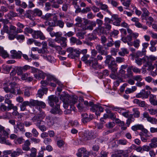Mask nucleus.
Returning <instances> with one entry per match:
<instances>
[{"label": "nucleus", "instance_id": "f257e3e1", "mask_svg": "<svg viewBox=\"0 0 157 157\" xmlns=\"http://www.w3.org/2000/svg\"><path fill=\"white\" fill-rule=\"evenodd\" d=\"M60 98L63 101V107L65 109L67 108L69 105L71 106V108L75 112L76 108L73 106V105L77 101L78 97L77 96L71 97L68 94H66L63 96L61 95Z\"/></svg>", "mask_w": 157, "mask_h": 157}, {"label": "nucleus", "instance_id": "f03ea898", "mask_svg": "<svg viewBox=\"0 0 157 157\" xmlns=\"http://www.w3.org/2000/svg\"><path fill=\"white\" fill-rule=\"evenodd\" d=\"M81 60L86 64L90 66L92 63H94V57H90L88 54L84 55L81 58Z\"/></svg>", "mask_w": 157, "mask_h": 157}, {"label": "nucleus", "instance_id": "7ed1b4c3", "mask_svg": "<svg viewBox=\"0 0 157 157\" xmlns=\"http://www.w3.org/2000/svg\"><path fill=\"white\" fill-rule=\"evenodd\" d=\"M48 103L50 106L52 107H53L55 104L56 105L58 104L59 102V99L57 97L52 95L48 97Z\"/></svg>", "mask_w": 157, "mask_h": 157}, {"label": "nucleus", "instance_id": "20e7f679", "mask_svg": "<svg viewBox=\"0 0 157 157\" xmlns=\"http://www.w3.org/2000/svg\"><path fill=\"white\" fill-rule=\"evenodd\" d=\"M32 36L33 38L35 39L39 38L40 40H44L46 38L43 33L40 31L33 30Z\"/></svg>", "mask_w": 157, "mask_h": 157}, {"label": "nucleus", "instance_id": "39448f33", "mask_svg": "<svg viewBox=\"0 0 157 157\" xmlns=\"http://www.w3.org/2000/svg\"><path fill=\"white\" fill-rule=\"evenodd\" d=\"M143 117L144 118H146L147 121L153 124H156L157 123V119L151 117L148 113L144 112L143 113Z\"/></svg>", "mask_w": 157, "mask_h": 157}, {"label": "nucleus", "instance_id": "423d86ee", "mask_svg": "<svg viewBox=\"0 0 157 157\" xmlns=\"http://www.w3.org/2000/svg\"><path fill=\"white\" fill-rule=\"evenodd\" d=\"M151 92L150 91H145L142 90L140 93L137 94L136 95L137 98H148Z\"/></svg>", "mask_w": 157, "mask_h": 157}, {"label": "nucleus", "instance_id": "0eeeda50", "mask_svg": "<svg viewBox=\"0 0 157 157\" xmlns=\"http://www.w3.org/2000/svg\"><path fill=\"white\" fill-rule=\"evenodd\" d=\"M131 21L135 22L134 25L138 28H142L144 30H146L147 29V27L145 25H143L139 22V20L138 18L133 17L132 18Z\"/></svg>", "mask_w": 157, "mask_h": 157}, {"label": "nucleus", "instance_id": "6e6552de", "mask_svg": "<svg viewBox=\"0 0 157 157\" xmlns=\"http://www.w3.org/2000/svg\"><path fill=\"white\" fill-rule=\"evenodd\" d=\"M33 106H39L42 108H44L46 104L42 101H39L37 100H34L32 99Z\"/></svg>", "mask_w": 157, "mask_h": 157}, {"label": "nucleus", "instance_id": "1a4fd4ad", "mask_svg": "<svg viewBox=\"0 0 157 157\" xmlns=\"http://www.w3.org/2000/svg\"><path fill=\"white\" fill-rule=\"evenodd\" d=\"M67 39L66 38L61 37L60 38H57L55 39V41L58 43H60L62 47L65 48L67 46Z\"/></svg>", "mask_w": 157, "mask_h": 157}, {"label": "nucleus", "instance_id": "9d476101", "mask_svg": "<svg viewBox=\"0 0 157 157\" xmlns=\"http://www.w3.org/2000/svg\"><path fill=\"white\" fill-rule=\"evenodd\" d=\"M27 106H29L30 107L33 106L32 99H30L29 101H24L20 106L21 110L23 111L25 110Z\"/></svg>", "mask_w": 157, "mask_h": 157}, {"label": "nucleus", "instance_id": "9b49d317", "mask_svg": "<svg viewBox=\"0 0 157 157\" xmlns=\"http://www.w3.org/2000/svg\"><path fill=\"white\" fill-rule=\"evenodd\" d=\"M11 56L13 59H20L21 57L22 53L20 51L17 52L15 50H12L10 51Z\"/></svg>", "mask_w": 157, "mask_h": 157}, {"label": "nucleus", "instance_id": "f8f14e48", "mask_svg": "<svg viewBox=\"0 0 157 157\" xmlns=\"http://www.w3.org/2000/svg\"><path fill=\"white\" fill-rule=\"evenodd\" d=\"M148 58V57L147 56L144 57L142 59L136 58L135 59V62L138 65L140 66L142 64V63L145 64L146 62H147Z\"/></svg>", "mask_w": 157, "mask_h": 157}, {"label": "nucleus", "instance_id": "ddd939ff", "mask_svg": "<svg viewBox=\"0 0 157 157\" xmlns=\"http://www.w3.org/2000/svg\"><path fill=\"white\" fill-rule=\"evenodd\" d=\"M5 103L8 105V108L9 109H13L14 110H17V107L16 106H14L12 103V101L10 99H5Z\"/></svg>", "mask_w": 157, "mask_h": 157}, {"label": "nucleus", "instance_id": "4468645a", "mask_svg": "<svg viewBox=\"0 0 157 157\" xmlns=\"http://www.w3.org/2000/svg\"><path fill=\"white\" fill-rule=\"evenodd\" d=\"M50 112L52 114H58L59 115L61 114L62 113V111L59 108V104H56V105L55 108L52 109Z\"/></svg>", "mask_w": 157, "mask_h": 157}, {"label": "nucleus", "instance_id": "2eb2a0df", "mask_svg": "<svg viewBox=\"0 0 157 157\" xmlns=\"http://www.w3.org/2000/svg\"><path fill=\"white\" fill-rule=\"evenodd\" d=\"M31 143L29 140H27L25 141L24 144L22 145V150L25 151H28L30 150L29 146Z\"/></svg>", "mask_w": 157, "mask_h": 157}, {"label": "nucleus", "instance_id": "dca6fc26", "mask_svg": "<svg viewBox=\"0 0 157 157\" xmlns=\"http://www.w3.org/2000/svg\"><path fill=\"white\" fill-rule=\"evenodd\" d=\"M23 152L22 149L19 148L17 149L16 151L11 152V156L12 157H16L20 155H22Z\"/></svg>", "mask_w": 157, "mask_h": 157}, {"label": "nucleus", "instance_id": "f3484780", "mask_svg": "<svg viewBox=\"0 0 157 157\" xmlns=\"http://www.w3.org/2000/svg\"><path fill=\"white\" fill-rule=\"evenodd\" d=\"M46 75L42 71L38 70V73L34 75L35 77L37 79L40 80L41 78L44 79Z\"/></svg>", "mask_w": 157, "mask_h": 157}, {"label": "nucleus", "instance_id": "a211bd4d", "mask_svg": "<svg viewBox=\"0 0 157 157\" xmlns=\"http://www.w3.org/2000/svg\"><path fill=\"white\" fill-rule=\"evenodd\" d=\"M96 48L98 52L101 55H107V52L103 49V47L102 45L100 44H98L96 46Z\"/></svg>", "mask_w": 157, "mask_h": 157}, {"label": "nucleus", "instance_id": "6ab92c4d", "mask_svg": "<svg viewBox=\"0 0 157 157\" xmlns=\"http://www.w3.org/2000/svg\"><path fill=\"white\" fill-rule=\"evenodd\" d=\"M98 6L100 7L101 10L106 11L110 15L111 14V13L108 10V6L107 5L103 4L101 2H100L98 4Z\"/></svg>", "mask_w": 157, "mask_h": 157}, {"label": "nucleus", "instance_id": "aec40b11", "mask_svg": "<svg viewBox=\"0 0 157 157\" xmlns=\"http://www.w3.org/2000/svg\"><path fill=\"white\" fill-rule=\"evenodd\" d=\"M102 55H98L97 56L96 58H94V59L95 60L94 63V62L92 64V67L94 68H96L97 67V66L98 64V60H101L103 59V57L101 56Z\"/></svg>", "mask_w": 157, "mask_h": 157}, {"label": "nucleus", "instance_id": "412c9836", "mask_svg": "<svg viewBox=\"0 0 157 157\" xmlns=\"http://www.w3.org/2000/svg\"><path fill=\"white\" fill-rule=\"evenodd\" d=\"M42 89H40L38 91L37 94V97L41 98L44 94H46L47 93L48 89L47 88H42Z\"/></svg>", "mask_w": 157, "mask_h": 157}, {"label": "nucleus", "instance_id": "4be33fe9", "mask_svg": "<svg viewBox=\"0 0 157 157\" xmlns=\"http://www.w3.org/2000/svg\"><path fill=\"white\" fill-rule=\"evenodd\" d=\"M16 25L18 28L17 29L16 32L17 33H22L23 32L22 29L24 28V25L20 22H17L16 24Z\"/></svg>", "mask_w": 157, "mask_h": 157}, {"label": "nucleus", "instance_id": "5701e85b", "mask_svg": "<svg viewBox=\"0 0 157 157\" xmlns=\"http://www.w3.org/2000/svg\"><path fill=\"white\" fill-rule=\"evenodd\" d=\"M46 120L47 122L48 126L51 127L54 124V121L55 119L52 117L50 116H48L46 117Z\"/></svg>", "mask_w": 157, "mask_h": 157}, {"label": "nucleus", "instance_id": "b1692460", "mask_svg": "<svg viewBox=\"0 0 157 157\" xmlns=\"http://www.w3.org/2000/svg\"><path fill=\"white\" fill-rule=\"evenodd\" d=\"M156 96L151 94L150 95L149 101L151 104L153 105H157V100H156Z\"/></svg>", "mask_w": 157, "mask_h": 157}, {"label": "nucleus", "instance_id": "393cba45", "mask_svg": "<svg viewBox=\"0 0 157 157\" xmlns=\"http://www.w3.org/2000/svg\"><path fill=\"white\" fill-rule=\"evenodd\" d=\"M9 133L4 129V128L2 127H0V137L3 136L6 138H8Z\"/></svg>", "mask_w": 157, "mask_h": 157}, {"label": "nucleus", "instance_id": "a878e982", "mask_svg": "<svg viewBox=\"0 0 157 157\" xmlns=\"http://www.w3.org/2000/svg\"><path fill=\"white\" fill-rule=\"evenodd\" d=\"M144 65L145 67H147V70L149 71L153 70L154 68V66L152 65L151 61H149V58L148 59L147 62H146Z\"/></svg>", "mask_w": 157, "mask_h": 157}, {"label": "nucleus", "instance_id": "bb28decb", "mask_svg": "<svg viewBox=\"0 0 157 157\" xmlns=\"http://www.w3.org/2000/svg\"><path fill=\"white\" fill-rule=\"evenodd\" d=\"M133 102L134 103L137 104L140 107H144L145 106V103L144 101H140L137 99H134Z\"/></svg>", "mask_w": 157, "mask_h": 157}, {"label": "nucleus", "instance_id": "cd10ccee", "mask_svg": "<svg viewBox=\"0 0 157 157\" xmlns=\"http://www.w3.org/2000/svg\"><path fill=\"white\" fill-rule=\"evenodd\" d=\"M142 10L143 11V13L142 15V19L147 20V17L149 15V13L148 10L145 8H143Z\"/></svg>", "mask_w": 157, "mask_h": 157}, {"label": "nucleus", "instance_id": "c85d7f7f", "mask_svg": "<svg viewBox=\"0 0 157 157\" xmlns=\"http://www.w3.org/2000/svg\"><path fill=\"white\" fill-rule=\"evenodd\" d=\"M98 105H93L92 107L90 108V110L93 112H95L96 115L97 116H100V113L98 111Z\"/></svg>", "mask_w": 157, "mask_h": 157}, {"label": "nucleus", "instance_id": "c756f323", "mask_svg": "<svg viewBox=\"0 0 157 157\" xmlns=\"http://www.w3.org/2000/svg\"><path fill=\"white\" fill-rule=\"evenodd\" d=\"M17 128H18L20 131L22 133H24L25 132V129L24 128V125L23 123L18 122L16 125Z\"/></svg>", "mask_w": 157, "mask_h": 157}, {"label": "nucleus", "instance_id": "7c9ffc66", "mask_svg": "<svg viewBox=\"0 0 157 157\" xmlns=\"http://www.w3.org/2000/svg\"><path fill=\"white\" fill-rule=\"evenodd\" d=\"M151 143L150 144V146L151 148H155L157 147V138L153 137L151 140Z\"/></svg>", "mask_w": 157, "mask_h": 157}, {"label": "nucleus", "instance_id": "2f4dec72", "mask_svg": "<svg viewBox=\"0 0 157 157\" xmlns=\"http://www.w3.org/2000/svg\"><path fill=\"white\" fill-rule=\"evenodd\" d=\"M41 56L43 57L44 59L47 60L51 63H54L55 61V59L54 58L51 56H47L44 55Z\"/></svg>", "mask_w": 157, "mask_h": 157}, {"label": "nucleus", "instance_id": "473e14b6", "mask_svg": "<svg viewBox=\"0 0 157 157\" xmlns=\"http://www.w3.org/2000/svg\"><path fill=\"white\" fill-rule=\"evenodd\" d=\"M80 53V52L79 50L77 49H74L72 54L71 55V58L74 59L75 57H78Z\"/></svg>", "mask_w": 157, "mask_h": 157}, {"label": "nucleus", "instance_id": "72a5a7b5", "mask_svg": "<svg viewBox=\"0 0 157 157\" xmlns=\"http://www.w3.org/2000/svg\"><path fill=\"white\" fill-rule=\"evenodd\" d=\"M143 128V125L141 124H137L132 126L131 127L132 129L135 131L138 130H140Z\"/></svg>", "mask_w": 157, "mask_h": 157}, {"label": "nucleus", "instance_id": "f704fd0d", "mask_svg": "<svg viewBox=\"0 0 157 157\" xmlns=\"http://www.w3.org/2000/svg\"><path fill=\"white\" fill-rule=\"evenodd\" d=\"M132 69L131 66L128 67L127 70V74L124 76V78H128L132 76L133 72L132 71Z\"/></svg>", "mask_w": 157, "mask_h": 157}, {"label": "nucleus", "instance_id": "c9c22d12", "mask_svg": "<svg viewBox=\"0 0 157 157\" xmlns=\"http://www.w3.org/2000/svg\"><path fill=\"white\" fill-rule=\"evenodd\" d=\"M4 17L5 18V19L0 20V21H2L4 23H7L9 22V21L8 19H12L9 12L7 14H5L4 15Z\"/></svg>", "mask_w": 157, "mask_h": 157}, {"label": "nucleus", "instance_id": "e433bc0d", "mask_svg": "<svg viewBox=\"0 0 157 157\" xmlns=\"http://www.w3.org/2000/svg\"><path fill=\"white\" fill-rule=\"evenodd\" d=\"M42 14V11L38 9H35L33 11V15L34 16L37 15L38 16H41Z\"/></svg>", "mask_w": 157, "mask_h": 157}, {"label": "nucleus", "instance_id": "4c0bfd02", "mask_svg": "<svg viewBox=\"0 0 157 157\" xmlns=\"http://www.w3.org/2000/svg\"><path fill=\"white\" fill-rule=\"evenodd\" d=\"M137 87L136 86H132V88H127L125 90V93L126 94H130L135 91Z\"/></svg>", "mask_w": 157, "mask_h": 157}, {"label": "nucleus", "instance_id": "58836bf2", "mask_svg": "<svg viewBox=\"0 0 157 157\" xmlns=\"http://www.w3.org/2000/svg\"><path fill=\"white\" fill-rule=\"evenodd\" d=\"M121 51L118 52L119 54L122 56H124L125 54H128V51L127 49L123 48L121 49Z\"/></svg>", "mask_w": 157, "mask_h": 157}, {"label": "nucleus", "instance_id": "ea45409f", "mask_svg": "<svg viewBox=\"0 0 157 157\" xmlns=\"http://www.w3.org/2000/svg\"><path fill=\"white\" fill-rule=\"evenodd\" d=\"M133 115L135 117L138 118L140 116V113L138 108H134L132 109Z\"/></svg>", "mask_w": 157, "mask_h": 157}, {"label": "nucleus", "instance_id": "a19ab883", "mask_svg": "<svg viewBox=\"0 0 157 157\" xmlns=\"http://www.w3.org/2000/svg\"><path fill=\"white\" fill-rule=\"evenodd\" d=\"M48 79L50 81H53L54 82H55L56 83H58V85L60 86L62 85L61 83L60 82H59L56 78H54L52 76H49L48 77Z\"/></svg>", "mask_w": 157, "mask_h": 157}, {"label": "nucleus", "instance_id": "79ce46f5", "mask_svg": "<svg viewBox=\"0 0 157 157\" xmlns=\"http://www.w3.org/2000/svg\"><path fill=\"white\" fill-rule=\"evenodd\" d=\"M140 40L139 39H136L133 41V45L136 48L138 49L140 46Z\"/></svg>", "mask_w": 157, "mask_h": 157}, {"label": "nucleus", "instance_id": "37998d69", "mask_svg": "<svg viewBox=\"0 0 157 157\" xmlns=\"http://www.w3.org/2000/svg\"><path fill=\"white\" fill-rule=\"evenodd\" d=\"M114 41H113L112 38H108V42L106 44V46L108 47H112L114 44Z\"/></svg>", "mask_w": 157, "mask_h": 157}, {"label": "nucleus", "instance_id": "c03bdc74", "mask_svg": "<svg viewBox=\"0 0 157 157\" xmlns=\"http://www.w3.org/2000/svg\"><path fill=\"white\" fill-rule=\"evenodd\" d=\"M33 30L30 27H26L24 29V33L25 34H32Z\"/></svg>", "mask_w": 157, "mask_h": 157}, {"label": "nucleus", "instance_id": "a18cd8bd", "mask_svg": "<svg viewBox=\"0 0 157 157\" xmlns=\"http://www.w3.org/2000/svg\"><path fill=\"white\" fill-rule=\"evenodd\" d=\"M31 153L29 155L31 157H36V150L34 147H32L30 149Z\"/></svg>", "mask_w": 157, "mask_h": 157}, {"label": "nucleus", "instance_id": "49530a36", "mask_svg": "<svg viewBox=\"0 0 157 157\" xmlns=\"http://www.w3.org/2000/svg\"><path fill=\"white\" fill-rule=\"evenodd\" d=\"M109 75V71L107 70H104L102 72L99 73V75L101 76V78H103Z\"/></svg>", "mask_w": 157, "mask_h": 157}, {"label": "nucleus", "instance_id": "de8ad7c7", "mask_svg": "<svg viewBox=\"0 0 157 157\" xmlns=\"http://www.w3.org/2000/svg\"><path fill=\"white\" fill-rule=\"evenodd\" d=\"M3 69L6 73H9L12 67L11 66L6 65H4L2 67Z\"/></svg>", "mask_w": 157, "mask_h": 157}, {"label": "nucleus", "instance_id": "09e8293b", "mask_svg": "<svg viewBox=\"0 0 157 157\" xmlns=\"http://www.w3.org/2000/svg\"><path fill=\"white\" fill-rule=\"evenodd\" d=\"M75 21L78 23H77V25L78 26H80L82 28L83 25L81 24L82 21V18L79 17H78L75 19Z\"/></svg>", "mask_w": 157, "mask_h": 157}, {"label": "nucleus", "instance_id": "8fccbe9b", "mask_svg": "<svg viewBox=\"0 0 157 157\" xmlns=\"http://www.w3.org/2000/svg\"><path fill=\"white\" fill-rule=\"evenodd\" d=\"M48 41V45L51 47L53 48L55 45L54 43V40L51 38L49 39Z\"/></svg>", "mask_w": 157, "mask_h": 157}, {"label": "nucleus", "instance_id": "3c124183", "mask_svg": "<svg viewBox=\"0 0 157 157\" xmlns=\"http://www.w3.org/2000/svg\"><path fill=\"white\" fill-rule=\"evenodd\" d=\"M23 70L22 67H17L16 68V73L18 75H21L22 74Z\"/></svg>", "mask_w": 157, "mask_h": 157}, {"label": "nucleus", "instance_id": "603ef678", "mask_svg": "<svg viewBox=\"0 0 157 157\" xmlns=\"http://www.w3.org/2000/svg\"><path fill=\"white\" fill-rule=\"evenodd\" d=\"M57 25L60 28H63L64 26V23L63 21L61 20H58L56 21Z\"/></svg>", "mask_w": 157, "mask_h": 157}, {"label": "nucleus", "instance_id": "864d4df0", "mask_svg": "<svg viewBox=\"0 0 157 157\" xmlns=\"http://www.w3.org/2000/svg\"><path fill=\"white\" fill-rule=\"evenodd\" d=\"M114 58L112 57L110 55H108L106 56V59L105 61V63L106 64H109L110 61H112V60Z\"/></svg>", "mask_w": 157, "mask_h": 157}, {"label": "nucleus", "instance_id": "5fc2aeb1", "mask_svg": "<svg viewBox=\"0 0 157 157\" xmlns=\"http://www.w3.org/2000/svg\"><path fill=\"white\" fill-rule=\"evenodd\" d=\"M4 91L6 93L10 92L12 93H14V90L13 88L12 89H10L7 86H4L3 87Z\"/></svg>", "mask_w": 157, "mask_h": 157}, {"label": "nucleus", "instance_id": "6e6d98bb", "mask_svg": "<svg viewBox=\"0 0 157 157\" xmlns=\"http://www.w3.org/2000/svg\"><path fill=\"white\" fill-rule=\"evenodd\" d=\"M74 49L72 47H69L67 49L66 51L69 53L68 55V57L71 58V55L72 54V53L74 51Z\"/></svg>", "mask_w": 157, "mask_h": 157}, {"label": "nucleus", "instance_id": "4d7b16f0", "mask_svg": "<svg viewBox=\"0 0 157 157\" xmlns=\"http://www.w3.org/2000/svg\"><path fill=\"white\" fill-rule=\"evenodd\" d=\"M87 135L88 134L87 132H85L82 136L81 140L83 141H86L87 140H89Z\"/></svg>", "mask_w": 157, "mask_h": 157}, {"label": "nucleus", "instance_id": "13d9d810", "mask_svg": "<svg viewBox=\"0 0 157 157\" xmlns=\"http://www.w3.org/2000/svg\"><path fill=\"white\" fill-rule=\"evenodd\" d=\"M133 71L136 73H140L141 72V70L136 67L131 66Z\"/></svg>", "mask_w": 157, "mask_h": 157}, {"label": "nucleus", "instance_id": "bf43d9fd", "mask_svg": "<svg viewBox=\"0 0 157 157\" xmlns=\"http://www.w3.org/2000/svg\"><path fill=\"white\" fill-rule=\"evenodd\" d=\"M41 150L38 153L37 156L36 157H44V150H45V147L44 146L42 147H41Z\"/></svg>", "mask_w": 157, "mask_h": 157}, {"label": "nucleus", "instance_id": "052dcab7", "mask_svg": "<svg viewBox=\"0 0 157 157\" xmlns=\"http://www.w3.org/2000/svg\"><path fill=\"white\" fill-rule=\"evenodd\" d=\"M85 34V33L78 32L76 34V36L79 39H82L84 38V35Z\"/></svg>", "mask_w": 157, "mask_h": 157}, {"label": "nucleus", "instance_id": "680f3d73", "mask_svg": "<svg viewBox=\"0 0 157 157\" xmlns=\"http://www.w3.org/2000/svg\"><path fill=\"white\" fill-rule=\"evenodd\" d=\"M133 79L137 82H140L142 80V77L140 75H137L133 77Z\"/></svg>", "mask_w": 157, "mask_h": 157}, {"label": "nucleus", "instance_id": "e2e57ef3", "mask_svg": "<svg viewBox=\"0 0 157 157\" xmlns=\"http://www.w3.org/2000/svg\"><path fill=\"white\" fill-rule=\"evenodd\" d=\"M83 30H92L93 29V28L90 25L89 26L86 25H83L82 27Z\"/></svg>", "mask_w": 157, "mask_h": 157}, {"label": "nucleus", "instance_id": "0e129e2a", "mask_svg": "<svg viewBox=\"0 0 157 157\" xmlns=\"http://www.w3.org/2000/svg\"><path fill=\"white\" fill-rule=\"evenodd\" d=\"M34 0H31L28 2V8L29 9H31L34 8L35 6V4L33 3V2Z\"/></svg>", "mask_w": 157, "mask_h": 157}, {"label": "nucleus", "instance_id": "69168bd1", "mask_svg": "<svg viewBox=\"0 0 157 157\" xmlns=\"http://www.w3.org/2000/svg\"><path fill=\"white\" fill-rule=\"evenodd\" d=\"M122 3L123 6L126 7L125 8L127 9L129 7L130 4V1L129 0H127L122 2Z\"/></svg>", "mask_w": 157, "mask_h": 157}, {"label": "nucleus", "instance_id": "338daca9", "mask_svg": "<svg viewBox=\"0 0 157 157\" xmlns=\"http://www.w3.org/2000/svg\"><path fill=\"white\" fill-rule=\"evenodd\" d=\"M147 111L151 115H154L157 113V110L154 109H148Z\"/></svg>", "mask_w": 157, "mask_h": 157}, {"label": "nucleus", "instance_id": "774afa93", "mask_svg": "<svg viewBox=\"0 0 157 157\" xmlns=\"http://www.w3.org/2000/svg\"><path fill=\"white\" fill-rule=\"evenodd\" d=\"M91 10V9L90 7H87L85 8H84L81 11V12L83 13H86L88 12H90Z\"/></svg>", "mask_w": 157, "mask_h": 157}]
</instances>
